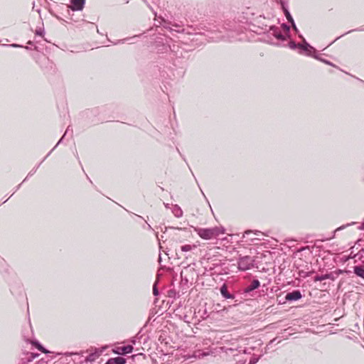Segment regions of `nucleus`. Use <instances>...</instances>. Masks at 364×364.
I'll list each match as a JSON object with an SVG mask.
<instances>
[{
    "instance_id": "obj_1",
    "label": "nucleus",
    "mask_w": 364,
    "mask_h": 364,
    "mask_svg": "<svg viewBox=\"0 0 364 364\" xmlns=\"http://www.w3.org/2000/svg\"><path fill=\"white\" fill-rule=\"evenodd\" d=\"M194 231L204 240H211L224 233V230L218 227L211 228H194Z\"/></svg>"
},
{
    "instance_id": "obj_2",
    "label": "nucleus",
    "mask_w": 364,
    "mask_h": 364,
    "mask_svg": "<svg viewBox=\"0 0 364 364\" xmlns=\"http://www.w3.org/2000/svg\"><path fill=\"white\" fill-rule=\"evenodd\" d=\"M255 259L250 256L240 257L238 259V269L240 271H247L254 267Z\"/></svg>"
},
{
    "instance_id": "obj_3",
    "label": "nucleus",
    "mask_w": 364,
    "mask_h": 364,
    "mask_svg": "<svg viewBox=\"0 0 364 364\" xmlns=\"http://www.w3.org/2000/svg\"><path fill=\"white\" fill-rule=\"evenodd\" d=\"M282 28L284 30V34L282 33L280 28L272 26L270 28L269 33L274 36L277 39L280 41H285L286 37L288 36L289 27L286 24H282Z\"/></svg>"
},
{
    "instance_id": "obj_4",
    "label": "nucleus",
    "mask_w": 364,
    "mask_h": 364,
    "mask_svg": "<svg viewBox=\"0 0 364 364\" xmlns=\"http://www.w3.org/2000/svg\"><path fill=\"white\" fill-rule=\"evenodd\" d=\"M85 0H70L69 6L73 11H82L84 8Z\"/></svg>"
},
{
    "instance_id": "obj_5",
    "label": "nucleus",
    "mask_w": 364,
    "mask_h": 364,
    "mask_svg": "<svg viewBox=\"0 0 364 364\" xmlns=\"http://www.w3.org/2000/svg\"><path fill=\"white\" fill-rule=\"evenodd\" d=\"M299 37L302 38L304 43H298V48L302 49L307 55H310L312 51H314V48L306 42L302 36L300 35Z\"/></svg>"
},
{
    "instance_id": "obj_6",
    "label": "nucleus",
    "mask_w": 364,
    "mask_h": 364,
    "mask_svg": "<svg viewBox=\"0 0 364 364\" xmlns=\"http://www.w3.org/2000/svg\"><path fill=\"white\" fill-rule=\"evenodd\" d=\"M301 294L299 290L293 291L287 294L285 299L287 301H296L301 298Z\"/></svg>"
},
{
    "instance_id": "obj_7",
    "label": "nucleus",
    "mask_w": 364,
    "mask_h": 364,
    "mask_svg": "<svg viewBox=\"0 0 364 364\" xmlns=\"http://www.w3.org/2000/svg\"><path fill=\"white\" fill-rule=\"evenodd\" d=\"M132 350H133V346L131 345H128L126 346L118 347L117 348V350H114V352L117 354L124 355V354L130 353L132 352Z\"/></svg>"
},
{
    "instance_id": "obj_8",
    "label": "nucleus",
    "mask_w": 364,
    "mask_h": 364,
    "mask_svg": "<svg viewBox=\"0 0 364 364\" xmlns=\"http://www.w3.org/2000/svg\"><path fill=\"white\" fill-rule=\"evenodd\" d=\"M102 350L95 349L94 352L90 353L85 358L86 362H93L100 357Z\"/></svg>"
},
{
    "instance_id": "obj_9",
    "label": "nucleus",
    "mask_w": 364,
    "mask_h": 364,
    "mask_svg": "<svg viewBox=\"0 0 364 364\" xmlns=\"http://www.w3.org/2000/svg\"><path fill=\"white\" fill-rule=\"evenodd\" d=\"M126 359L122 357L109 358L105 364H125Z\"/></svg>"
},
{
    "instance_id": "obj_10",
    "label": "nucleus",
    "mask_w": 364,
    "mask_h": 364,
    "mask_svg": "<svg viewBox=\"0 0 364 364\" xmlns=\"http://www.w3.org/2000/svg\"><path fill=\"white\" fill-rule=\"evenodd\" d=\"M220 293L222 296L225 299H233L234 296L232 294H230L228 291V287L226 284H223L220 288Z\"/></svg>"
},
{
    "instance_id": "obj_11",
    "label": "nucleus",
    "mask_w": 364,
    "mask_h": 364,
    "mask_svg": "<svg viewBox=\"0 0 364 364\" xmlns=\"http://www.w3.org/2000/svg\"><path fill=\"white\" fill-rule=\"evenodd\" d=\"M260 285L259 282L257 279L253 280L250 285L247 287L246 291L249 292L253 291L255 289H257Z\"/></svg>"
},
{
    "instance_id": "obj_12",
    "label": "nucleus",
    "mask_w": 364,
    "mask_h": 364,
    "mask_svg": "<svg viewBox=\"0 0 364 364\" xmlns=\"http://www.w3.org/2000/svg\"><path fill=\"white\" fill-rule=\"evenodd\" d=\"M172 213L177 218H181L183 215V210L177 205H174L172 208Z\"/></svg>"
},
{
    "instance_id": "obj_13",
    "label": "nucleus",
    "mask_w": 364,
    "mask_h": 364,
    "mask_svg": "<svg viewBox=\"0 0 364 364\" xmlns=\"http://www.w3.org/2000/svg\"><path fill=\"white\" fill-rule=\"evenodd\" d=\"M284 14H285V16L288 20L289 22H290L291 24H292V26L294 28V29L297 31V28L294 22V20H293V18L291 17L290 13L288 11V10L285 9L284 10Z\"/></svg>"
},
{
    "instance_id": "obj_14",
    "label": "nucleus",
    "mask_w": 364,
    "mask_h": 364,
    "mask_svg": "<svg viewBox=\"0 0 364 364\" xmlns=\"http://www.w3.org/2000/svg\"><path fill=\"white\" fill-rule=\"evenodd\" d=\"M354 272L358 276L364 278V267L360 266H355L354 267Z\"/></svg>"
},
{
    "instance_id": "obj_15",
    "label": "nucleus",
    "mask_w": 364,
    "mask_h": 364,
    "mask_svg": "<svg viewBox=\"0 0 364 364\" xmlns=\"http://www.w3.org/2000/svg\"><path fill=\"white\" fill-rule=\"evenodd\" d=\"M195 248H196V245H185L181 246V251H183V252L191 251L192 250H193Z\"/></svg>"
},
{
    "instance_id": "obj_16",
    "label": "nucleus",
    "mask_w": 364,
    "mask_h": 364,
    "mask_svg": "<svg viewBox=\"0 0 364 364\" xmlns=\"http://www.w3.org/2000/svg\"><path fill=\"white\" fill-rule=\"evenodd\" d=\"M330 277H331V275L329 274H323V275H317L314 277V281L315 282L323 281V280L329 279Z\"/></svg>"
},
{
    "instance_id": "obj_17",
    "label": "nucleus",
    "mask_w": 364,
    "mask_h": 364,
    "mask_svg": "<svg viewBox=\"0 0 364 364\" xmlns=\"http://www.w3.org/2000/svg\"><path fill=\"white\" fill-rule=\"evenodd\" d=\"M31 343L41 352H43L44 353H48V351L46 348H44L38 341H32Z\"/></svg>"
},
{
    "instance_id": "obj_18",
    "label": "nucleus",
    "mask_w": 364,
    "mask_h": 364,
    "mask_svg": "<svg viewBox=\"0 0 364 364\" xmlns=\"http://www.w3.org/2000/svg\"><path fill=\"white\" fill-rule=\"evenodd\" d=\"M31 343L41 352H43L44 353H48V351L46 348H44L38 341H32Z\"/></svg>"
},
{
    "instance_id": "obj_19",
    "label": "nucleus",
    "mask_w": 364,
    "mask_h": 364,
    "mask_svg": "<svg viewBox=\"0 0 364 364\" xmlns=\"http://www.w3.org/2000/svg\"><path fill=\"white\" fill-rule=\"evenodd\" d=\"M220 350L221 352H224L225 353H228V351L232 352V351L235 350V349H234V348H228V347H225V346L220 347Z\"/></svg>"
},
{
    "instance_id": "obj_20",
    "label": "nucleus",
    "mask_w": 364,
    "mask_h": 364,
    "mask_svg": "<svg viewBox=\"0 0 364 364\" xmlns=\"http://www.w3.org/2000/svg\"><path fill=\"white\" fill-rule=\"evenodd\" d=\"M208 355H209L208 353H200V351H198V353H195L194 357L200 358Z\"/></svg>"
},
{
    "instance_id": "obj_21",
    "label": "nucleus",
    "mask_w": 364,
    "mask_h": 364,
    "mask_svg": "<svg viewBox=\"0 0 364 364\" xmlns=\"http://www.w3.org/2000/svg\"><path fill=\"white\" fill-rule=\"evenodd\" d=\"M289 46L290 48L291 49H295L296 48H298V44H296V43H294V41H290L289 43Z\"/></svg>"
},
{
    "instance_id": "obj_22",
    "label": "nucleus",
    "mask_w": 364,
    "mask_h": 364,
    "mask_svg": "<svg viewBox=\"0 0 364 364\" xmlns=\"http://www.w3.org/2000/svg\"><path fill=\"white\" fill-rule=\"evenodd\" d=\"M343 228H344V226H341V227L338 228H337V229L333 232V233L332 236H331V237H330L329 238H328L327 240H329V239L333 238V237H335V233H336V232H337V231H338V230H342Z\"/></svg>"
},
{
    "instance_id": "obj_23",
    "label": "nucleus",
    "mask_w": 364,
    "mask_h": 364,
    "mask_svg": "<svg viewBox=\"0 0 364 364\" xmlns=\"http://www.w3.org/2000/svg\"><path fill=\"white\" fill-rule=\"evenodd\" d=\"M153 294L155 296H157L159 294V291H158V289H157L156 285H154V287H153Z\"/></svg>"
},
{
    "instance_id": "obj_24",
    "label": "nucleus",
    "mask_w": 364,
    "mask_h": 364,
    "mask_svg": "<svg viewBox=\"0 0 364 364\" xmlns=\"http://www.w3.org/2000/svg\"><path fill=\"white\" fill-rule=\"evenodd\" d=\"M36 34L38 35V36H43V31H42L41 29L36 30Z\"/></svg>"
},
{
    "instance_id": "obj_25",
    "label": "nucleus",
    "mask_w": 364,
    "mask_h": 364,
    "mask_svg": "<svg viewBox=\"0 0 364 364\" xmlns=\"http://www.w3.org/2000/svg\"><path fill=\"white\" fill-rule=\"evenodd\" d=\"M68 132H69V127L66 129L63 136L60 139V140L58 141V143H60L63 140V139L65 136V135L68 133Z\"/></svg>"
},
{
    "instance_id": "obj_26",
    "label": "nucleus",
    "mask_w": 364,
    "mask_h": 364,
    "mask_svg": "<svg viewBox=\"0 0 364 364\" xmlns=\"http://www.w3.org/2000/svg\"><path fill=\"white\" fill-rule=\"evenodd\" d=\"M252 232V231L250 230H247L244 232L243 234V237H245L246 236H247L249 234H250Z\"/></svg>"
},
{
    "instance_id": "obj_27",
    "label": "nucleus",
    "mask_w": 364,
    "mask_h": 364,
    "mask_svg": "<svg viewBox=\"0 0 364 364\" xmlns=\"http://www.w3.org/2000/svg\"><path fill=\"white\" fill-rule=\"evenodd\" d=\"M10 46H11V47H22L21 46H19L18 44H14H14H11Z\"/></svg>"
},
{
    "instance_id": "obj_28",
    "label": "nucleus",
    "mask_w": 364,
    "mask_h": 364,
    "mask_svg": "<svg viewBox=\"0 0 364 364\" xmlns=\"http://www.w3.org/2000/svg\"><path fill=\"white\" fill-rule=\"evenodd\" d=\"M38 355V354L32 353L31 354V358H35Z\"/></svg>"
},
{
    "instance_id": "obj_29",
    "label": "nucleus",
    "mask_w": 364,
    "mask_h": 364,
    "mask_svg": "<svg viewBox=\"0 0 364 364\" xmlns=\"http://www.w3.org/2000/svg\"><path fill=\"white\" fill-rule=\"evenodd\" d=\"M256 361H250V364H255Z\"/></svg>"
}]
</instances>
